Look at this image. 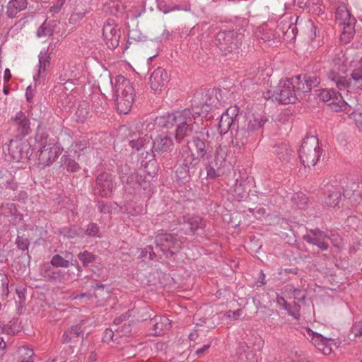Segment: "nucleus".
Here are the masks:
<instances>
[{
	"mask_svg": "<svg viewBox=\"0 0 362 362\" xmlns=\"http://www.w3.org/2000/svg\"><path fill=\"white\" fill-rule=\"evenodd\" d=\"M303 238L307 243L317 245L322 250H326L328 248L326 240L329 238V235L318 228L310 230V234L303 235Z\"/></svg>",
	"mask_w": 362,
	"mask_h": 362,
	"instance_id": "nucleus-15",
	"label": "nucleus"
},
{
	"mask_svg": "<svg viewBox=\"0 0 362 362\" xmlns=\"http://www.w3.org/2000/svg\"><path fill=\"white\" fill-rule=\"evenodd\" d=\"M292 82H294L296 92L298 98L301 97V94L309 93L313 87H317L320 83V78L314 74H300L291 78Z\"/></svg>",
	"mask_w": 362,
	"mask_h": 362,
	"instance_id": "nucleus-9",
	"label": "nucleus"
},
{
	"mask_svg": "<svg viewBox=\"0 0 362 362\" xmlns=\"http://www.w3.org/2000/svg\"><path fill=\"white\" fill-rule=\"evenodd\" d=\"M71 254H66L65 257H62L59 255H54L50 263L52 266L55 267H65L67 268L70 264L71 265H75L78 264L77 259H73Z\"/></svg>",
	"mask_w": 362,
	"mask_h": 362,
	"instance_id": "nucleus-23",
	"label": "nucleus"
},
{
	"mask_svg": "<svg viewBox=\"0 0 362 362\" xmlns=\"http://www.w3.org/2000/svg\"><path fill=\"white\" fill-rule=\"evenodd\" d=\"M25 354L28 356L26 358H23L21 362H33L31 359L33 356L34 355L33 350L31 349H25Z\"/></svg>",
	"mask_w": 362,
	"mask_h": 362,
	"instance_id": "nucleus-58",
	"label": "nucleus"
},
{
	"mask_svg": "<svg viewBox=\"0 0 362 362\" xmlns=\"http://www.w3.org/2000/svg\"><path fill=\"white\" fill-rule=\"evenodd\" d=\"M187 146L189 154L203 160L212 153L211 142L205 138L204 134L194 136L190 140H187Z\"/></svg>",
	"mask_w": 362,
	"mask_h": 362,
	"instance_id": "nucleus-8",
	"label": "nucleus"
},
{
	"mask_svg": "<svg viewBox=\"0 0 362 362\" xmlns=\"http://www.w3.org/2000/svg\"><path fill=\"white\" fill-rule=\"evenodd\" d=\"M316 136H307L303 140L298 153L302 164L305 167L314 166L320 157L321 148L318 146Z\"/></svg>",
	"mask_w": 362,
	"mask_h": 362,
	"instance_id": "nucleus-4",
	"label": "nucleus"
},
{
	"mask_svg": "<svg viewBox=\"0 0 362 362\" xmlns=\"http://www.w3.org/2000/svg\"><path fill=\"white\" fill-rule=\"evenodd\" d=\"M151 177V175L149 173H146L145 171H142L140 173H137L136 175V185H138V187H143L144 189H146L147 187V184L149 182V178Z\"/></svg>",
	"mask_w": 362,
	"mask_h": 362,
	"instance_id": "nucleus-38",
	"label": "nucleus"
},
{
	"mask_svg": "<svg viewBox=\"0 0 362 362\" xmlns=\"http://www.w3.org/2000/svg\"><path fill=\"white\" fill-rule=\"evenodd\" d=\"M103 36L107 47L113 50L119 45V39L121 37V30L118 28L104 25Z\"/></svg>",
	"mask_w": 362,
	"mask_h": 362,
	"instance_id": "nucleus-16",
	"label": "nucleus"
},
{
	"mask_svg": "<svg viewBox=\"0 0 362 362\" xmlns=\"http://www.w3.org/2000/svg\"><path fill=\"white\" fill-rule=\"evenodd\" d=\"M68 171L76 172L80 168L79 165L73 159L66 158L62 165Z\"/></svg>",
	"mask_w": 362,
	"mask_h": 362,
	"instance_id": "nucleus-43",
	"label": "nucleus"
},
{
	"mask_svg": "<svg viewBox=\"0 0 362 362\" xmlns=\"http://www.w3.org/2000/svg\"><path fill=\"white\" fill-rule=\"evenodd\" d=\"M132 329V324L124 323L121 327L116 329V332L122 333L123 335L130 334Z\"/></svg>",
	"mask_w": 362,
	"mask_h": 362,
	"instance_id": "nucleus-52",
	"label": "nucleus"
},
{
	"mask_svg": "<svg viewBox=\"0 0 362 362\" xmlns=\"http://www.w3.org/2000/svg\"><path fill=\"white\" fill-rule=\"evenodd\" d=\"M201 160L189 153L183 158L182 163L185 168H187V171L194 177H201L203 173Z\"/></svg>",
	"mask_w": 362,
	"mask_h": 362,
	"instance_id": "nucleus-18",
	"label": "nucleus"
},
{
	"mask_svg": "<svg viewBox=\"0 0 362 362\" xmlns=\"http://www.w3.org/2000/svg\"><path fill=\"white\" fill-rule=\"evenodd\" d=\"M192 109L196 117H206L210 112L214 110V109L210 108L209 106L204 105H202L200 111L198 110V106H192Z\"/></svg>",
	"mask_w": 362,
	"mask_h": 362,
	"instance_id": "nucleus-44",
	"label": "nucleus"
},
{
	"mask_svg": "<svg viewBox=\"0 0 362 362\" xmlns=\"http://www.w3.org/2000/svg\"><path fill=\"white\" fill-rule=\"evenodd\" d=\"M156 246L164 254H170V257L177 253L182 243L181 238L177 233H159L155 237Z\"/></svg>",
	"mask_w": 362,
	"mask_h": 362,
	"instance_id": "nucleus-7",
	"label": "nucleus"
},
{
	"mask_svg": "<svg viewBox=\"0 0 362 362\" xmlns=\"http://www.w3.org/2000/svg\"><path fill=\"white\" fill-rule=\"evenodd\" d=\"M60 153L59 148L54 144H45L37 151L39 165L43 167L51 165Z\"/></svg>",
	"mask_w": 362,
	"mask_h": 362,
	"instance_id": "nucleus-11",
	"label": "nucleus"
},
{
	"mask_svg": "<svg viewBox=\"0 0 362 362\" xmlns=\"http://www.w3.org/2000/svg\"><path fill=\"white\" fill-rule=\"evenodd\" d=\"M48 135L47 134L46 132L42 131V132H40L38 131L37 134H36V136H35V139L37 142H39L41 146H44L45 144H47V138Z\"/></svg>",
	"mask_w": 362,
	"mask_h": 362,
	"instance_id": "nucleus-50",
	"label": "nucleus"
},
{
	"mask_svg": "<svg viewBox=\"0 0 362 362\" xmlns=\"http://www.w3.org/2000/svg\"><path fill=\"white\" fill-rule=\"evenodd\" d=\"M4 186L6 189H11L13 191H15L18 189V183L15 182L13 179L7 180L6 183L4 184Z\"/></svg>",
	"mask_w": 362,
	"mask_h": 362,
	"instance_id": "nucleus-57",
	"label": "nucleus"
},
{
	"mask_svg": "<svg viewBox=\"0 0 362 362\" xmlns=\"http://www.w3.org/2000/svg\"><path fill=\"white\" fill-rule=\"evenodd\" d=\"M331 78L335 82L337 88L339 90H345L352 84L351 78H347L345 76H339L333 74V76Z\"/></svg>",
	"mask_w": 362,
	"mask_h": 362,
	"instance_id": "nucleus-33",
	"label": "nucleus"
},
{
	"mask_svg": "<svg viewBox=\"0 0 362 362\" xmlns=\"http://www.w3.org/2000/svg\"><path fill=\"white\" fill-rule=\"evenodd\" d=\"M151 156L156 158L158 155L160 156L168 151H171V148L173 146V141L170 136L160 134L157 136L156 139L151 142Z\"/></svg>",
	"mask_w": 362,
	"mask_h": 362,
	"instance_id": "nucleus-12",
	"label": "nucleus"
},
{
	"mask_svg": "<svg viewBox=\"0 0 362 362\" xmlns=\"http://www.w3.org/2000/svg\"><path fill=\"white\" fill-rule=\"evenodd\" d=\"M11 121L16 127L17 133L15 137L24 138L30 133V119L22 111L18 112L15 117H12Z\"/></svg>",
	"mask_w": 362,
	"mask_h": 362,
	"instance_id": "nucleus-14",
	"label": "nucleus"
},
{
	"mask_svg": "<svg viewBox=\"0 0 362 362\" xmlns=\"http://www.w3.org/2000/svg\"><path fill=\"white\" fill-rule=\"evenodd\" d=\"M98 208L101 213H108L110 211V207L103 201L98 202Z\"/></svg>",
	"mask_w": 362,
	"mask_h": 362,
	"instance_id": "nucleus-60",
	"label": "nucleus"
},
{
	"mask_svg": "<svg viewBox=\"0 0 362 362\" xmlns=\"http://www.w3.org/2000/svg\"><path fill=\"white\" fill-rule=\"evenodd\" d=\"M279 30H276L274 32H266L262 33L259 39V42H268L270 46L275 44L276 42H279L280 39L279 31H281V29L279 28Z\"/></svg>",
	"mask_w": 362,
	"mask_h": 362,
	"instance_id": "nucleus-30",
	"label": "nucleus"
},
{
	"mask_svg": "<svg viewBox=\"0 0 362 362\" xmlns=\"http://www.w3.org/2000/svg\"><path fill=\"white\" fill-rule=\"evenodd\" d=\"M168 82V74L161 67L153 71L149 78L151 88L155 91L162 90Z\"/></svg>",
	"mask_w": 362,
	"mask_h": 362,
	"instance_id": "nucleus-17",
	"label": "nucleus"
},
{
	"mask_svg": "<svg viewBox=\"0 0 362 362\" xmlns=\"http://www.w3.org/2000/svg\"><path fill=\"white\" fill-rule=\"evenodd\" d=\"M341 197V191L334 187H332V189L329 190L328 194L325 199V203L328 206L334 207L339 204Z\"/></svg>",
	"mask_w": 362,
	"mask_h": 362,
	"instance_id": "nucleus-26",
	"label": "nucleus"
},
{
	"mask_svg": "<svg viewBox=\"0 0 362 362\" xmlns=\"http://www.w3.org/2000/svg\"><path fill=\"white\" fill-rule=\"evenodd\" d=\"M84 329L83 327V322L72 326L69 329L66 331L62 336V342L68 344L70 342H76L78 338L81 337L83 339Z\"/></svg>",
	"mask_w": 362,
	"mask_h": 362,
	"instance_id": "nucleus-20",
	"label": "nucleus"
},
{
	"mask_svg": "<svg viewBox=\"0 0 362 362\" xmlns=\"http://www.w3.org/2000/svg\"><path fill=\"white\" fill-rule=\"evenodd\" d=\"M78 258L83 263L84 267H87L89 265V264L93 262L95 260L96 257L91 252L84 251L83 252H80L78 255Z\"/></svg>",
	"mask_w": 362,
	"mask_h": 362,
	"instance_id": "nucleus-41",
	"label": "nucleus"
},
{
	"mask_svg": "<svg viewBox=\"0 0 362 362\" xmlns=\"http://www.w3.org/2000/svg\"><path fill=\"white\" fill-rule=\"evenodd\" d=\"M98 233V227L95 223H90L88 226L86 233L90 236H95Z\"/></svg>",
	"mask_w": 362,
	"mask_h": 362,
	"instance_id": "nucleus-54",
	"label": "nucleus"
},
{
	"mask_svg": "<svg viewBox=\"0 0 362 362\" xmlns=\"http://www.w3.org/2000/svg\"><path fill=\"white\" fill-rule=\"evenodd\" d=\"M8 151L13 160L25 163L30 159L33 149L28 140L21 137H14L10 140L8 144Z\"/></svg>",
	"mask_w": 362,
	"mask_h": 362,
	"instance_id": "nucleus-5",
	"label": "nucleus"
},
{
	"mask_svg": "<svg viewBox=\"0 0 362 362\" xmlns=\"http://www.w3.org/2000/svg\"><path fill=\"white\" fill-rule=\"evenodd\" d=\"M351 76L354 86L357 88L362 86V58L359 66L352 71Z\"/></svg>",
	"mask_w": 362,
	"mask_h": 362,
	"instance_id": "nucleus-37",
	"label": "nucleus"
},
{
	"mask_svg": "<svg viewBox=\"0 0 362 362\" xmlns=\"http://www.w3.org/2000/svg\"><path fill=\"white\" fill-rule=\"evenodd\" d=\"M288 308V309L286 310L288 311V315L293 317L295 319H298L299 314L296 313V311L298 310V309L300 308V305L295 301H293V305L292 306L291 305H290Z\"/></svg>",
	"mask_w": 362,
	"mask_h": 362,
	"instance_id": "nucleus-48",
	"label": "nucleus"
},
{
	"mask_svg": "<svg viewBox=\"0 0 362 362\" xmlns=\"http://www.w3.org/2000/svg\"><path fill=\"white\" fill-rule=\"evenodd\" d=\"M296 30V28L294 25H292L290 24L286 30V32H284L283 30H281L284 35L287 36L288 37H290V34L293 35V37H295V30Z\"/></svg>",
	"mask_w": 362,
	"mask_h": 362,
	"instance_id": "nucleus-61",
	"label": "nucleus"
},
{
	"mask_svg": "<svg viewBox=\"0 0 362 362\" xmlns=\"http://www.w3.org/2000/svg\"><path fill=\"white\" fill-rule=\"evenodd\" d=\"M54 29L51 25V21L48 22L45 20L42 25L38 28L37 31V36L41 37L43 36H51L52 35Z\"/></svg>",
	"mask_w": 362,
	"mask_h": 362,
	"instance_id": "nucleus-35",
	"label": "nucleus"
},
{
	"mask_svg": "<svg viewBox=\"0 0 362 362\" xmlns=\"http://www.w3.org/2000/svg\"><path fill=\"white\" fill-rule=\"evenodd\" d=\"M39 59V69L37 73V78L42 76V74L46 71L47 67L50 65V57L48 54V49L42 51L38 56ZM34 80H37V76H34Z\"/></svg>",
	"mask_w": 362,
	"mask_h": 362,
	"instance_id": "nucleus-25",
	"label": "nucleus"
},
{
	"mask_svg": "<svg viewBox=\"0 0 362 362\" xmlns=\"http://www.w3.org/2000/svg\"><path fill=\"white\" fill-rule=\"evenodd\" d=\"M274 153L280 160L288 162L292 157L293 151L287 144H281L274 146Z\"/></svg>",
	"mask_w": 362,
	"mask_h": 362,
	"instance_id": "nucleus-24",
	"label": "nucleus"
},
{
	"mask_svg": "<svg viewBox=\"0 0 362 362\" xmlns=\"http://www.w3.org/2000/svg\"><path fill=\"white\" fill-rule=\"evenodd\" d=\"M134 100L126 98H116L117 108L119 113L127 114L132 106Z\"/></svg>",
	"mask_w": 362,
	"mask_h": 362,
	"instance_id": "nucleus-32",
	"label": "nucleus"
},
{
	"mask_svg": "<svg viewBox=\"0 0 362 362\" xmlns=\"http://www.w3.org/2000/svg\"><path fill=\"white\" fill-rule=\"evenodd\" d=\"M114 332L111 329H106L104 332L103 341L104 342H109L113 340Z\"/></svg>",
	"mask_w": 362,
	"mask_h": 362,
	"instance_id": "nucleus-55",
	"label": "nucleus"
},
{
	"mask_svg": "<svg viewBox=\"0 0 362 362\" xmlns=\"http://www.w3.org/2000/svg\"><path fill=\"white\" fill-rule=\"evenodd\" d=\"M291 200L299 209H304L308 205V198L301 192L293 194Z\"/></svg>",
	"mask_w": 362,
	"mask_h": 362,
	"instance_id": "nucleus-40",
	"label": "nucleus"
},
{
	"mask_svg": "<svg viewBox=\"0 0 362 362\" xmlns=\"http://www.w3.org/2000/svg\"><path fill=\"white\" fill-rule=\"evenodd\" d=\"M351 332L355 337H362V320L354 323Z\"/></svg>",
	"mask_w": 362,
	"mask_h": 362,
	"instance_id": "nucleus-47",
	"label": "nucleus"
},
{
	"mask_svg": "<svg viewBox=\"0 0 362 362\" xmlns=\"http://www.w3.org/2000/svg\"><path fill=\"white\" fill-rule=\"evenodd\" d=\"M329 239L331 240L332 243L335 247H339V243H340L341 239L338 237V235L336 236L335 235L332 234L331 235H329Z\"/></svg>",
	"mask_w": 362,
	"mask_h": 362,
	"instance_id": "nucleus-62",
	"label": "nucleus"
},
{
	"mask_svg": "<svg viewBox=\"0 0 362 362\" xmlns=\"http://www.w3.org/2000/svg\"><path fill=\"white\" fill-rule=\"evenodd\" d=\"M158 7L159 10L163 11L164 13H167L172 10L169 6L166 5L164 3H159Z\"/></svg>",
	"mask_w": 362,
	"mask_h": 362,
	"instance_id": "nucleus-64",
	"label": "nucleus"
},
{
	"mask_svg": "<svg viewBox=\"0 0 362 362\" xmlns=\"http://www.w3.org/2000/svg\"><path fill=\"white\" fill-rule=\"evenodd\" d=\"M27 5V0H10L7 6L6 14L9 18H14L18 12L25 9Z\"/></svg>",
	"mask_w": 362,
	"mask_h": 362,
	"instance_id": "nucleus-21",
	"label": "nucleus"
},
{
	"mask_svg": "<svg viewBox=\"0 0 362 362\" xmlns=\"http://www.w3.org/2000/svg\"><path fill=\"white\" fill-rule=\"evenodd\" d=\"M47 274L46 276L49 281H55L61 278L62 276V272L60 270H57L55 272L47 271Z\"/></svg>",
	"mask_w": 362,
	"mask_h": 362,
	"instance_id": "nucleus-53",
	"label": "nucleus"
},
{
	"mask_svg": "<svg viewBox=\"0 0 362 362\" xmlns=\"http://www.w3.org/2000/svg\"><path fill=\"white\" fill-rule=\"evenodd\" d=\"M106 9L109 10L113 16H117L123 13L124 6L119 1H112L107 6Z\"/></svg>",
	"mask_w": 362,
	"mask_h": 362,
	"instance_id": "nucleus-42",
	"label": "nucleus"
},
{
	"mask_svg": "<svg viewBox=\"0 0 362 362\" xmlns=\"http://www.w3.org/2000/svg\"><path fill=\"white\" fill-rule=\"evenodd\" d=\"M308 334L311 337V342L318 349V346H322L328 342V339L324 337L320 334L314 332L310 329H307Z\"/></svg>",
	"mask_w": 362,
	"mask_h": 362,
	"instance_id": "nucleus-34",
	"label": "nucleus"
},
{
	"mask_svg": "<svg viewBox=\"0 0 362 362\" xmlns=\"http://www.w3.org/2000/svg\"><path fill=\"white\" fill-rule=\"evenodd\" d=\"M241 313V309H238L235 311L229 310L226 313V316L229 319L237 320L240 316Z\"/></svg>",
	"mask_w": 362,
	"mask_h": 362,
	"instance_id": "nucleus-56",
	"label": "nucleus"
},
{
	"mask_svg": "<svg viewBox=\"0 0 362 362\" xmlns=\"http://www.w3.org/2000/svg\"><path fill=\"white\" fill-rule=\"evenodd\" d=\"M115 92L118 98L134 100V87L129 79L122 76L116 78Z\"/></svg>",
	"mask_w": 362,
	"mask_h": 362,
	"instance_id": "nucleus-13",
	"label": "nucleus"
},
{
	"mask_svg": "<svg viewBox=\"0 0 362 362\" xmlns=\"http://www.w3.org/2000/svg\"><path fill=\"white\" fill-rule=\"evenodd\" d=\"M184 226L185 228V233L188 232L194 233L199 228H202L204 225L202 221V218L199 216H184Z\"/></svg>",
	"mask_w": 362,
	"mask_h": 362,
	"instance_id": "nucleus-22",
	"label": "nucleus"
},
{
	"mask_svg": "<svg viewBox=\"0 0 362 362\" xmlns=\"http://www.w3.org/2000/svg\"><path fill=\"white\" fill-rule=\"evenodd\" d=\"M243 35L232 30H221L215 35L216 45L224 55L238 54Z\"/></svg>",
	"mask_w": 362,
	"mask_h": 362,
	"instance_id": "nucleus-2",
	"label": "nucleus"
},
{
	"mask_svg": "<svg viewBox=\"0 0 362 362\" xmlns=\"http://www.w3.org/2000/svg\"><path fill=\"white\" fill-rule=\"evenodd\" d=\"M276 303L279 305L282 306L285 310H288V306L291 305L286 302L284 297L279 296H277Z\"/></svg>",
	"mask_w": 362,
	"mask_h": 362,
	"instance_id": "nucleus-59",
	"label": "nucleus"
},
{
	"mask_svg": "<svg viewBox=\"0 0 362 362\" xmlns=\"http://www.w3.org/2000/svg\"><path fill=\"white\" fill-rule=\"evenodd\" d=\"M329 105L333 106L336 111L344 110L347 106V103L344 101L339 93L334 90L332 101L329 103Z\"/></svg>",
	"mask_w": 362,
	"mask_h": 362,
	"instance_id": "nucleus-28",
	"label": "nucleus"
},
{
	"mask_svg": "<svg viewBox=\"0 0 362 362\" xmlns=\"http://www.w3.org/2000/svg\"><path fill=\"white\" fill-rule=\"evenodd\" d=\"M263 95L265 99H272L285 105L295 103L298 100L294 82H292L291 78L280 81L275 90H269Z\"/></svg>",
	"mask_w": 362,
	"mask_h": 362,
	"instance_id": "nucleus-3",
	"label": "nucleus"
},
{
	"mask_svg": "<svg viewBox=\"0 0 362 362\" xmlns=\"http://www.w3.org/2000/svg\"><path fill=\"white\" fill-rule=\"evenodd\" d=\"M115 187L112 176L108 173L99 174L95 179V193L102 197H110Z\"/></svg>",
	"mask_w": 362,
	"mask_h": 362,
	"instance_id": "nucleus-10",
	"label": "nucleus"
},
{
	"mask_svg": "<svg viewBox=\"0 0 362 362\" xmlns=\"http://www.w3.org/2000/svg\"><path fill=\"white\" fill-rule=\"evenodd\" d=\"M174 125L177 127L193 125L195 123L196 116L194 115L192 108H186L182 112H176L174 113Z\"/></svg>",
	"mask_w": 362,
	"mask_h": 362,
	"instance_id": "nucleus-19",
	"label": "nucleus"
},
{
	"mask_svg": "<svg viewBox=\"0 0 362 362\" xmlns=\"http://www.w3.org/2000/svg\"><path fill=\"white\" fill-rule=\"evenodd\" d=\"M174 113H166L156 117L155 124L160 127L170 128L174 125Z\"/></svg>",
	"mask_w": 362,
	"mask_h": 362,
	"instance_id": "nucleus-27",
	"label": "nucleus"
},
{
	"mask_svg": "<svg viewBox=\"0 0 362 362\" xmlns=\"http://www.w3.org/2000/svg\"><path fill=\"white\" fill-rule=\"evenodd\" d=\"M16 244L19 250L25 251V250H28V247L30 245V240L27 238H24L23 236L18 235L16 240Z\"/></svg>",
	"mask_w": 362,
	"mask_h": 362,
	"instance_id": "nucleus-45",
	"label": "nucleus"
},
{
	"mask_svg": "<svg viewBox=\"0 0 362 362\" xmlns=\"http://www.w3.org/2000/svg\"><path fill=\"white\" fill-rule=\"evenodd\" d=\"M203 161L207 178L214 180L224 173L225 153L222 151L221 148H217L214 153H211Z\"/></svg>",
	"mask_w": 362,
	"mask_h": 362,
	"instance_id": "nucleus-6",
	"label": "nucleus"
},
{
	"mask_svg": "<svg viewBox=\"0 0 362 362\" xmlns=\"http://www.w3.org/2000/svg\"><path fill=\"white\" fill-rule=\"evenodd\" d=\"M193 131V125L177 127L175 139L178 143L185 141V139Z\"/></svg>",
	"mask_w": 362,
	"mask_h": 362,
	"instance_id": "nucleus-29",
	"label": "nucleus"
},
{
	"mask_svg": "<svg viewBox=\"0 0 362 362\" xmlns=\"http://www.w3.org/2000/svg\"><path fill=\"white\" fill-rule=\"evenodd\" d=\"M234 191L240 197L243 198L244 197V194H245V191L244 190V188H243V182H241V181L239 182L238 180H236V182L234 185Z\"/></svg>",
	"mask_w": 362,
	"mask_h": 362,
	"instance_id": "nucleus-51",
	"label": "nucleus"
},
{
	"mask_svg": "<svg viewBox=\"0 0 362 362\" xmlns=\"http://www.w3.org/2000/svg\"><path fill=\"white\" fill-rule=\"evenodd\" d=\"M4 211H7V212L11 216H16L18 212V209L16 208V206L13 203H6L5 204V207L4 208ZM6 213V211H4Z\"/></svg>",
	"mask_w": 362,
	"mask_h": 362,
	"instance_id": "nucleus-49",
	"label": "nucleus"
},
{
	"mask_svg": "<svg viewBox=\"0 0 362 362\" xmlns=\"http://www.w3.org/2000/svg\"><path fill=\"white\" fill-rule=\"evenodd\" d=\"M176 178L182 182H188L191 177H193L191 173L187 171L183 163L175 171Z\"/></svg>",
	"mask_w": 362,
	"mask_h": 362,
	"instance_id": "nucleus-39",
	"label": "nucleus"
},
{
	"mask_svg": "<svg viewBox=\"0 0 362 362\" xmlns=\"http://www.w3.org/2000/svg\"><path fill=\"white\" fill-rule=\"evenodd\" d=\"M129 170V168L127 166H124L122 168V175L121 179L123 182L127 184L132 185L133 187H136V175L135 173H131L129 175H128L127 171Z\"/></svg>",
	"mask_w": 362,
	"mask_h": 362,
	"instance_id": "nucleus-36",
	"label": "nucleus"
},
{
	"mask_svg": "<svg viewBox=\"0 0 362 362\" xmlns=\"http://www.w3.org/2000/svg\"><path fill=\"white\" fill-rule=\"evenodd\" d=\"M33 90L32 89L31 86H28V88H26L25 97H26L27 101L29 103L31 102V100L33 98Z\"/></svg>",
	"mask_w": 362,
	"mask_h": 362,
	"instance_id": "nucleus-63",
	"label": "nucleus"
},
{
	"mask_svg": "<svg viewBox=\"0 0 362 362\" xmlns=\"http://www.w3.org/2000/svg\"><path fill=\"white\" fill-rule=\"evenodd\" d=\"M334 90H322L319 94L320 98L325 102H331Z\"/></svg>",
	"mask_w": 362,
	"mask_h": 362,
	"instance_id": "nucleus-46",
	"label": "nucleus"
},
{
	"mask_svg": "<svg viewBox=\"0 0 362 362\" xmlns=\"http://www.w3.org/2000/svg\"><path fill=\"white\" fill-rule=\"evenodd\" d=\"M267 121L264 116L247 115L243 111L240 112L236 107H230L220 116L218 131L220 134L230 132L234 146L252 147L257 140V132Z\"/></svg>",
	"mask_w": 362,
	"mask_h": 362,
	"instance_id": "nucleus-1",
	"label": "nucleus"
},
{
	"mask_svg": "<svg viewBox=\"0 0 362 362\" xmlns=\"http://www.w3.org/2000/svg\"><path fill=\"white\" fill-rule=\"evenodd\" d=\"M129 146L136 149V151H140L141 148H148V146H151V140L147 136L139 137L137 139L130 140Z\"/></svg>",
	"mask_w": 362,
	"mask_h": 362,
	"instance_id": "nucleus-31",
	"label": "nucleus"
}]
</instances>
